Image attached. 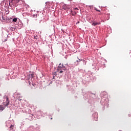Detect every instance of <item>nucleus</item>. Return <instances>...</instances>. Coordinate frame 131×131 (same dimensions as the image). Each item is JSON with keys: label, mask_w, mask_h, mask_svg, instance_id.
<instances>
[{"label": "nucleus", "mask_w": 131, "mask_h": 131, "mask_svg": "<svg viewBox=\"0 0 131 131\" xmlns=\"http://www.w3.org/2000/svg\"><path fill=\"white\" fill-rule=\"evenodd\" d=\"M19 2H20V0H10L9 6L10 7H16Z\"/></svg>", "instance_id": "f257e3e1"}, {"label": "nucleus", "mask_w": 131, "mask_h": 131, "mask_svg": "<svg viewBox=\"0 0 131 131\" xmlns=\"http://www.w3.org/2000/svg\"><path fill=\"white\" fill-rule=\"evenodd\" d=\"M62 69H63V64L60 63L59 64V66L58 67L57 71H60V70H62Z\"/></svg>", "instance_id": "f03ea898"}, {"label": "nucleus", "mask_w": 131, "mask_h": 131, "mask_svg": "<svg viewBox=\"0 0 131 131\" xmlns=\"http://www.w3.org/2000/svg\"><path fill=\"white\" fill-rule=\"evenodd\" d=\"M6 102H7V103L5 104V107H7V106H9V104H10V101H9V98H7Z\"/></svg>", "instance_id": "7ed1b4c3"}, {"label": "nucleus", "mask_w": 131, "mask_h": 131, "mask_svg": "<svg viewBox=\"0 0 131 131\" xmlns=\"http://www.w3.org/2000/svg\"><path fill=\"white\" fill-rule=\"evenodd\" d=\"M6 108V106H3V105H0V112H2V111H3V110H5V108Z\"/></svg>", "instance_id": "20e7f679"}, {"label": "nucleus", "mask_w": 131, "mask_h": 131, "mask_svg": "<svg viewBox=\"0 0 131 131\" xmlns=\"http://www.w3.org/2000/svg\"><path fill=\"white\" fill-rule=\"evenodd\" d=\"M99 24H101V23H96V22H94L93 24H92V25L93 26H96V25H99Z\"/></svg>", "instance_id": "39448f33"}, {"label": "nucleus", "mask_w": 131, "mask_h": 131, "mask_svg": "<svg viewBox=\"0 0 131 131\" xmlns=\"http://www.w3.org/2000/svg\"><path fill=\"white\" fill-rule=\"evenodd\" d=\"M9 128L10 129V130H12V129H14V125H11L9 127Z\"/></svg>", "instance_id": "423d86ee"}, {"label": "nucleus", "mask_w": 131, "mask_h": 131, "mask_svg": "<svg viewBox=\"0 0 131 131\" xmlns=\"http://www.w3.org/2000/svg\"><path fill=\"white\" fill-rule=\"evenodd\" d=\"M53 79H55V76L57 75V72H55L53 73Z\"/></svg>", "instance_id": "0eeeda50"}, {"label": "nucleus", "mask_w": 131, "mask_h": 131, "mask_svg": "<svg viewBox=\"0 0 131 131\" xmlns=\"http://www.w3.org/2000/svg\"><path fill=\"white\" fill-rule=\"evenodd\" d=\"M67 68H66V66H62V70H67Z\"/></svg>", "instance_id": "6e6552de"}, {"label": "nucleus", "mask_w": 131, "mask_h": 131, "mask_svg": "<svg viewBox=\"0 0 131 131\" xmlns=\"http://www.w3.org/2000/svg\"><path fill=\"white\" fill-rule=\"evenodd\" d=\"M17 18H13L12 19L13 22H17Z\"/></svg>", "instance_id": "1a4fd4ad"}, {"label": "nucleus", "mask_w": 131, "mask_h": 131, "mask_svg": "<svg viewBox=\"0 0 131 131\" xmlns=\"http://www.w3.org/2000/svg\"><path fill=\"white\" fill-rule=\"evenodd\" d=\"M31 77L32 78H34V74H31Z\"/></svg>", "instance_id": "9d476101"}, {"label": "nucleus", "mask_w": 131, "mask_h": 131, "mask_svg": "<svg viewBox=\"0 0 131 131\" xmlns=\"http://www.w3.org/2000/svg\"><path fill=\"white\" fill-rule=\"evenodd\" d=\"M76 14H77V13L75 12L74 13H72V16H75V15H76Z\"/></svg>", "instance_id": "9b49d317"}, {"label": "nucleus", "mask_w": 131, "mask_h": 131, "mask_svg": "<svg viewBox=\"0 0 131 131\" xmlns=\"http://www.w3.org/2000/svg\"><path fill=\"white\" fill-rule=\"evenodd\" d=\"M57 72H59V73H63V71L62 70H59V71Z\"/></svg>", "instance_id": "f8f14e48"}, {"label": "nucleus", "mask_w": 131, "mask_h": 131, "mask_svg": "<svg viewBox=\"0 0 131 131\" xmlns=\"http://www.w3.org/2000/svg\"><path fill=\"white\" fill-rule=\"evenodd\" d=\"M80 61H83V59H78V60H77V62H80Z\"/></svg>", "instance_id": "ddd939ff"}, {"label": "nucleus", "mask_w": 131, "mask_h": 131, "mask_svg": "<svg viewBox=\"0 0 131 131\" xmlns=\"http://www.w3.org/2000/svg\"><path fill=\"white\" fill-rule=\"evenodd\" d=\"M63 8L64 10H67V7H65L63 6Z\"/></svg>", "instance_id": "4468645a"}, {"label": "nucleus", "mask_w": 131, "mask_h": 131, "mask_svg": "<svg viewBox=\"0 0 131 131\" xmlns=\"http://www.w3.org/2000/svg\"><path fill=\"white\" fill-rule=\"evenodd\" d=\"M33 18H35V17H36V15H35L34 14V15H33Z\"/></svg>", "instance_id": "2eb2a0df"}, {"label": "nucleus", "mask_w": 131, "mask_h": 131, "mask_svg": "<svg viewBox=\"0 0 131 131\" xmlns=\"http://www.w3.org/2000/svg\"><path fill=\"white\" fill-rule=\"evenodd\" d=\"M74 10H79L77 8H74Z\"/></svg>", "instance_id": "dca6fc26"}, {"label": "nucleus", "mask_w": 131, "mask_h": 131, "mask_svg": "<svg viewBox=\"0 0 131 131\" xmlns=\"http://www.w3.org/2000/svg\"><path fill=\"white\" fill-rule=\"evenodd\" d=\"M96 11H97V12H100V10H98V9H96Z\"/></svg>", "instance_id": "f3484780"}, {"label": "nucleus", "mask_w": 131, "mask_h": 131, "mask_svg": "<svg viewBox=\"0 0 131 131\" xmlns=\"http://www.w3.org/2000/svg\"><path fill=\"white\" fill-rule=\"evenodd\" d=\"M36 37L37 36H35L34 37L35 39H36Z\"/></svg>", "instance_id": "a211bd4d"}, {"label": "nucleus", "mask_w": 131, "mask_h": 131, "mask_svg": "<svg viewBox=\"0 0 131 131\" xmlns=\"http://www.w3.org/2000/svg\"><path fill=\"white\" fill-rule=\"evenodd\" d=\"M99 15H102V13H99Z\"/></svg>", "instance_id": "6ab92c4d"}, {"label": "nucleus", "mask_w": 131, "mask_h": 131, "mask_svg": "<svg viewBox=\"0 0 131 131\" xmlns=\"http://www.w3.org/2000/svg\"><path fill=\"white\" fill-rule=\"evenodd\" d=\"M3 20H5V18H4V17H3Z\"/></svg>", "instance_id": "aec40b11"}, {"label": "nucleus", "mask_w": 131, "mask_h": 131, "mask_svg": "<svg viewBox=\"0 0 131 131\" xmlns=\"http://www.w3.org/2000/svg\"><path fill=\"white\" fill-rule=\"evenodd\" d=\"M7 41V39L5 40V41Z\"/></svg>", "instance_id": "412c9836"}, {"label": "nucleus", "mask_w": 131, "mask_h": 131, "mask_svg": "<svg viewBox=\"0 0 131 131\" xmlns=\"http://www.w3.org/2000/svg\"><path fill=\"white\" fill-rule=\"evenodd\" d=\"M51 119H53V118H51Z\"/></svg>", "instance_id": "4be33fe9"}, {"label": "nucleus", "mask_w": 131, "mask_h": 131, "mask_svg": "<svg viewBox=\"0 0 131 131\" xmlns=\"http://www.w3.org/2000/svg\"><path fill=\"white\" fill-rule=\"evenodd\" d=\"M3 19L4 18V17L2 16Z\"/></svg>", "instance_id": "5701e85b"}, {"label": "nucleus", "mask_w": 131, "mask_h": 131, "mask_svg": "<svg viewBox=\"0 0 131 131\" xmlns=\"http://www.w3.org/2000/svg\"><path fill=\"white\" fill-rule=\"evenodd\" d=\"M78 23H79V21H78Z\"/></svg>", "instance_id": "b1692460"}]
</instances>
